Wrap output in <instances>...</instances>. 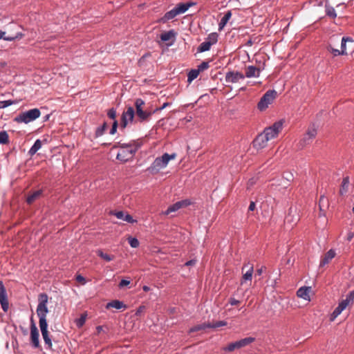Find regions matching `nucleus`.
<instances>
[{"label": "nucleus", "instance_id": "obj_1", "mask_svg": "<svg viewBox=\"0 0 354 354\" xmlns=\"http://www.w3.org/2000/svg\"><path fill=\"white\" fill-rule=\"evenodd\" d=\"M141 145L142 142L136 140H131L128 143L118 142L114 146L120 149L117 154V159L123 162L129 161L133 158Z\"/></svg>", "mask_w": 354, "mask_h": 354}, {"label": "nucleus", "instance_id": "obj_2", "mask_svg": "<svg viewBox=\"0 0 354 354\" xmlns=\"http://www.w3.org/2000/svg\"><path fill=\"white\" fill-rule=\"evenodd\" d=\"M48 295L46 293H41L39 295V304L37 307V314L39 317V327L41 334L48 332V323L46 315L48 313L47 307Z\"/></svg>", "mask_w": 354, "mask_h": 354}, {"label": "nucleus", "instance_id": "obj_3", "mask_svg": "<svg viewBox=\"0 0 354 354\" xmlns=\"http://www.w3.org/2000/svg\"><path fill=\"white\" fill-rule=\"evenodd\" d=\"M176 157V153H173L171 154H169L167 153H165L160 157H157L153 162L150 165V166L147 168V171L154 175L158 174L161 169L165 168L169 162L171 160L175 159Z\"/></svg>", "mask_w": 354, "mask_h": 354}, {"label": "nucleus", "instance_id": "obj_4", "mask_svg": "<svg viewBox=\"0 0 354 354\" xmlns=\"http://www.w3.org/2000/svg\"><path fill=\"white\" fill-rule=\"evenodd\" d=\"M317 134V130L315 124L310 125L304 136L299 140L298 142V148L299 149H304L306 145H310L315 138Z\"/></svg>", "mask_w": 354, "mask_h": 354}, {"label": "nucleus", "instance_id": "obj_5", "mask_svg": "<svg viewBox=\"0 0 354 354\" xmlns=\"http://www.w3.org/2000/svg\"><path fill=\"white\" fill-rule=\"evenodd\" d=\"M136 114L140 122L147 120L152 115L153 111L144 110L145 101L141 98H137L135 101Z\"/></svg>", "mask_w": 354, "mask_h": 354}, {"label": "nucleus", "instance_id": "obj_6", "mask_svg": "<svg viewBox=\"0 0 354 354\" xmlns=\"http://www.w3.org/2000/svg\"><path fill=\"white\" fill-rule=\"evenodd\" d=\"M277 94L275 90H268L266 91L257 104L259 110L261 111L266 110L275 99Z\"/></svg>", "mask_w": 354, "mask_h": 354}, {"label": "nucleus", "instance_id": "obj_7", "mask_svg": "<svg viewBox=\"0 0 354 354\" xmlns=\"http://www.w3.org/2000/svg\"><path fill=\"white\" fill-rule=\"evenodd\" d=\"M283 122V120H278L272 125L265 128L263 133L269 140L274 139L278 136L279 132L282 130Z\"/></svg>", "mask_w": 354, "mask_h": 354}, {"label": "nucleus", "instance_id": "obj_8", "mask_svg": "<svg viewBox=\"0 0 354 354\" xmlns=\"http://www.w3.org/2000/svg\"><path fill=\"white\" fill-rule=\"evenodd\" d=\"M254 340L255 338L252 337H245L236 342L230 343L227 346L223 347V350L225 352H232L236 349H239L249 345L254 342Z\"/></svg>", "mask_w": 354, "mask_h": 354}, {"label": "nucleus", "instance_id": "obj_9", "mask_svg": "<svg viewBox=\"0 0 354 354\" xmlns=\"http://www.w3.org/2000/svg\"><path fill=\"white\" fill-rule=\"evenodd\" d=\"M135 115V110L133 107L129 106L127 111L122 113L120 122V128L125 129L129 122H132Z\"/></svg>", "mask_w": 354, "mask_h": 354}, {"label": "nucleus", "instance_id": "obj_10", "mask_svg": "<svg viewBox=\"0 0 354 354\" xmlns=\"http://www.w3.org/2000/svg\"><path fill=\"white\" fill-rule=\"evenodd\" d=\"M192 204V202L189 199H185L180 201H178L173 205H171L169 206L167 209V210L164 212V214L168 215L171 212H176L177 210L180 209L182 207H185Z\"/></svg>", "mask_w": 354, "mask_h": 354}, {"label": "nucleus", "instance_id": "obj_11", "mask_svg": "<svg viewBox=\"0 0 354 354\" xmlns=\"http://www.w3.org/2000/svg\"><path fill=\"white\" fill-rule=\"evenodd\" d=\"M348 40L351 41V37H343L341 41V50H339L338 49L334 48L331 45H328L326 47V49L328 52L331 53L334 57L339 56V55H345L348 54V52H345L344 47H345V42Z\"/></svg>", "mask_w": 354, "mask_h": 354}, {"label": "nucleus", "instance_id": "obj_12", "mask_svg": "<svg viewBox=\"0 0 354 354\" xmlns=\"http://www.w3.org/2000/svg\"><path fill=\"white\" fill-rule=\"evenodd\" d=\"M39 109L35 108L26 111H24V123H29L34 121L40 116Z\"/></svg>", "mask_w": 354, "mask_h": 354}, {"label": "nucleus", "instance_id": "obj_13", "mask_svg": "<svg viewBox=\"0 0 354 354\" xmlns=\"http://www.w3.org/2000/svg\"><path fill=\"white\" fill-rule=\"evenodd\" d=\"M244 78L245 75L239 71H229L225 74V81L226 83H236Z\"/></svg>", "mask_w": 354, "mask_h": 354}, {"label": "nucleus", "instance_id": "obj_14", "mask_svg": "<svg viewBox=\"0 0 354 354\" xmlns=\"http://www.w3.org/2000/svg\"><path fill=\"white\" fill-rule=\"evenodd\" d=\"M268 140V138L262 132L254 140L253 147L257 149H261L266 147Z\"/></svg>", "mask_w": 354, "mask_h": 354}, {"label": "nucleus", "instance_id": "obj_15", "mask_svg": "<svg viewBox=\"0 0 354 354\" xmlns=\"http://www.w3.org/2000/svg\"><path fill=\"white\" fill-rule=\"evenodd\" d=\"M0 303L3 311L6 312L8 309V301L7 292L3 281H0Z\"/></svg>", "mask_w": 354, "mask_h": 354}, {"label": "nucleus", "instance_id": "obj_16", "mask_svg": "<svg viewBox=\"0 0 354 354\" xmlns=\"http://www.w3.org/2000/svg\"><path fill=\"white\" fill-rule=\"evenodd\" d=\"M245 268H248L245 273L243 274L242 279L241 283L243 284L244 282H246L248 281H252V274L254 272V267L253 265L248 263H244L242 271L244 270Z\"/></svg>", "mask_w": 354, "mask_h": 354}, {"label": "nucleus", "instance_id": "obj_17", "mask_svg": "<svg viewBox=\"0 0 354 354\" xmlns=\"http://www.w3.org/2000/svg\"><path fill=\"white\" fill-rule=\"evenodd\" d=\"M349 299H343L341 302L339 303L338 306L335 308L333 312L330 315V319L334 320L346 308L348 305Z\"/></svg>", "mask_w": 354, "mask_h": 354}, {"label": "nucleus", "instance_id": "obj_18", "mask_svg": "<svg viewBox=\"0 0 354 354\" xmlns=\"http://www.w3.org/2000/svg\"><path fill=\"white\" fill-rule=\"evenodd\" d=\"M39 331L35 324L32 322L30 328V337L32 341V346L35 348H37L39 346Z\"/></svg>", "mask_w": 354, "mask_h": 354}, {"label": "nucleus", "instance_id": "obj_19", "mask_svg": "<svg viewBox=\"0 0 354 354\" xmlns=\"http://www.w3.org/2000/svg\"><path fill=\"white\" fill-rule=\"evenodd\" d=\"M261 69L254 66H248L245 70V77H259L260 76Z\"/></svg>", "mask_w": 354, "mask_h": 354}, {"label": "nucleus", "instance_id": "obj_20", "mask_svg": "<svg viewBox=\"0 0 354 354\" xmlns=\"http://www.w3.org/2000/svg\"><path fill=\"white\" fill-rule=\"evenodd\" d=\"M311 287L310 286H302L299 288L297 291V296L299 298L304 299L306 301H310V292Z\"/></svg>", "mask_w": 354, "mask_h": 354}, {"label": "nucleus", "instance_id": "obj_21", "mask_svg": "<svg viewBox=\"0 0 354 354\" xmlns=\"http://www.w3.org/2000/svg\"><path fill=\"white\" fill-rule=\"evenodd\" d=\"M113 214L118 219L122 220L129 223H134L136 222V220L133 219L130 214H125L123 211L115 212Z\"/></svg>", "mask_w": 354, "mask_h": 354}, {"label": "nucleus", "instance_id": "obj_22", "mask_svg": "<svg viewBox=\"0 0 354 354\" xmlns=\"http://www.w3.org/2000/svg\"><path fill=\"white\" fill-rule=\"evenodd\" d=\"M329 207V201L324 196H321L319 201L320 216H325L326 211Z\"/></svg>", "mask_w": 354, "mask_h": 354}, {"label": "nucleus", "instance_id": "obj_23", "mask_svg": "<svg viewBox=\"0 0 354 354\" xmlns=\"http://www.w3.org/2000/svg\"><path fill=\"white\" fill-rule=\"evenodd\" d=\"M178 12L175 8V7L171 9V10L167 12L162 17H161L159 19V22L165 24L168 21L173 19L174 17H176L178 15Z\"/></svg>", "mask_w": 354, "mask_h": 354}, {"label": "nucleus", "instance_id": "obj_24", "mask_svg": "<svg viewBox=\"0 0 354 354\" xmlns=\"http://www.w3.org/2000/svg\"><path fill=\"white\" fill-rule=\"evenodd\" d=\"M335 251L333 249L329 250L321 259L319 266H324L328 264L335 256Z\"/></svg>", "mask_w": 354, "mask_h": 354}, {"label": "nucleus", "instance_id": "obj_25", "mask_svg": "<svg viewBox=\"0 0 354 354\" xmlns=\"http://www.w3.org/2000/svg\"><path fill=\"white\" fill-rule=\"evenodd\" d=\"M110 308H114L115 309H124L125 310L127 308V306L124 304L123 301H119V300H113L106 305V308L109 309Z\"/></svg>", "mask_w": 354, "mask_h": 354}, {"label": "nucleus", "instance_id": "obj_26", "mask_svg": "<svg viewBox=\"0 0 354 354\" xmlns=\"http://www.w3.org/2000/svg\"><path fill=\"white\" fill-rule=\"evenodd\" d=\"M195 5L193 2L180 3L175 6L178 14L185 13L190 7Z\"/></svg>", "mask_w": 354, "mask_h": 354}, {"label": "nucleus", "instance_id": "obj_27", "mask_svg": "<svg viewBox=\"0 0 354 354\" xmlns=\"http://www.w3.org/2000/svg\"><path fill=\"white\" fill-rule=\"evenodd\" d=\"M176 32L174 30H170L167 32H165L160 35V39L162 41H168L172 39L173 41L175 40Z\"/></svg>", "mask_w": 354, "mask_h": 354}, {"label": "nucleus", "instance_id": "obj_28", "mask_svg": "<svg viewBox=\"0 0 354 354\" xmlns=\"http://www.w3.org/2000/svg\"><path fill=\"white\" fill-rule=\"evenodd\" d=\"M232 17V11L228 10L224 15V16L221 18L219 24H218V30H221L225 26L228 21Z\"/></svg>", "mask_w": 354, "mask_h": 354}, {"label": "nucleus", "instance_id": "obj_29", "mask_svg": "<svg viewBox=\"0 0 354 354\" xmlns=\"http://www.w3.org/2000/svg\"><path fill=\"white\" fill-rule=\"evenodd\" d=\"M349 184H350L349 177L348 176L344 177L342 182L341 187L339 189V194L341 195H344L348 192Z\"/></svg>", "mask_w": 354, "mask_h": 354}, {"label": "nucleus", "instance_id": "obj_30", "mask_svg": "<svg viewBox=\"0 0 354 354\" xmlns=\"http://www.w3.org/2000/svg\"><path fill=\"white\" fill-rule=\"evenodd\" d=\"M42 142L39 139L35 140L32 147L28 151V153L30 156L35 155L41 147Z\"/></svg>", "mask_w": 354, "mask_h": 354}, {"label": "nucleus", "instance_id": "obj_31", "mask_svg": "<svg viewBox=\"0 0 354 354\" xmlns=\"http://www.w3.org/2000/svg\"><path fill=\"white\" fill-rule=\"evenodd\" d=\"M96 253L98 257L103 259L104 261L109 262L114 259L113 255H109L106 253H104L102 250H98L96 251Z\"/></svg>", "mask_w": 354, "mask_h": 354}, {"label": "nucleus", "instance_id": "obj_32", "mask_svg": "<svg viewBox=\"0 0 354 354\" xmlns=\"http://www.w3.org/2000/svg\"><path fill=\"white\" fill-rule=\"evenodd\" d=\"M326 14L327 16L332 19H335L337 17V13L335 8L329 5H326Z\"/></svg>", "mask_w": 354, "mask_h": 354}, {"label": "nucleus", "instance_id": "obj_33", "mask_svg": "<svg viewBox=\"0 0 354 354\" xmlns=\"http://www.w3.org/2000/svg\"><path fill=\"white\" fill-rule=\"evenodd\" d=\"M106 128H107V124H106V122H104L101 126L98 127L96 129L95 132V136L96 138L102 136L104 134Z\"/></svg>", "mask_w": 354, "mask_h": 354}, {"label": "nucleus", "instance_id": "obj_34", "mask_svg": "<svg viewBox=\"0 0 354 354\" xmlns=\"http://www.w3.org/2000/svg\"><path fill=\"white\" fill-rule=\"evenodd\" d=\"M212 45L210 42L207 41L206 40L202 42L200 46L198 47V52L203 53L207 51L210 49Z\"/></svg>", "mask_w": 354, "mask_h": 354}, {"label": "nucleus", "instance_id": "obj_35", "mask_svg": "<svg viewBox=\"0 0 354 354\" xmlns=\"http://www.w3.org/2000/svg\"><path fill=\"white\" fill-rule=\"evenodd\" d=\"M218 38V35L216 32H212L208 35L206 38V41L210 42L211 45H214L217 43Z\"/></svg>", "mask_w": 354, "mask_h": 354}, {"label": "nucleus", "instance_id": "obj_36", "mask_svg": "<svg viewBox=\"0 0 354 354\" xmlns=\"http://www.w3.org/2000/svg\"><path fill=\"white\" fill-rule=\"evenodd\" d=\"M41 192L39 190L34 192L27 197L26 202L28 204H31L41 195Z\"/></svg>", "mask_w": 354, "mask_h": 354}, {"label": "nucleus", "instance_id": "obj_37", "mask_svg": "<svg viewBox=\"0 0 354 354\" xmlns=\"http://www.w3.org/2000/svg\"><path fill=\"white\" fill-rule=\"evenodd\" d=\"M199 72L197 69H192L188 75H187V82H192L194 80H195L198 75H199Z\"/></svg>", "mask_w": 354, "mask_h": 354}, {"label": "nucleus", "instance_id": "obj_38", "mask_svg": "<svg viewBox=\"0 0 354 354\" xmlns=\"http://www.w3.org/2000/svg\"><path fill=\"white\" fill-rule=\"evenodd\" d=\"M206 328H208V325H206V324H199V325H197V326L192 327L189 329V333H194V332H196V331L204 330Z\"/></svg>", "mask_w": 354, "mask_h": 354}, {"label": "nucleus", "instance_id": "obj_39", "mask_svg": "<svg viewBox=\"0 0 354 354\" xmlns=\"http://www.w3.org/2000/svg\"><path fill=\"white\" fill-rule=\"evenodd\" d=\"M8 143V135L6 131H0V144Z\"/></svg>", "mask_w": 354, "mask_h": 354}, {"label": "nucleus", "instance_id": "obj_40", "mask_svg": "<svg viewBox=\"0 0 354 354\" xmlns=\"http://www.w3.org/2000/svg\"><path fill=\"white\" fill-rule=\"evenodd\" d=\"M45 344L48 346V348L52 347V341L48 335V333L41 334Z\"/></svg>", "mask_w": 354, "mask_h": 354}, {"label": "nucleus", "instance_id": "obj_41", "mask_svg": "<svg viewBox=\"0 0 354 354\" xmlns=\"http://www.w3.org/2000/svg\"><path fill=\"white\" fill-rule=\"evenodd\" d=\"M129 243L131 248H136L139 246V241L135 237L129 238Z\"/></svg>", "mask_w": 354, "mask_h": 354}, {"label": "nucleus", "instance_id": "obj_42", "mask_svg": "<svg viewBox=\"0 0 354 354\" xmlns=\"http://www.w3.org/2000/svg\"><path fill=\"white\" fill-rule=\"evenodd\" d=\"M227 325V322L225 321H218L214 323L212 325L208 324V328H218L221 326H225Z\"/></svg>", "mask_w": 354, "mask_h": 354}, {"label": "nucleus", "instance_id": "obj_43", "mask_svg": "<svg viewBox=\"0 0 354 354\" xmlns=\"http://www.w3.org/2000/svg\"><path fill=\"white\" fill-rule=\"evenodd\" d=\"M209 65L208 62H203L198 66L197 70L200 73V72H202V71L207 69L209 68Z\"/></svg>", "mask_w": 354, "mask_h": 354}, {"label": "nucleus", "instance_id": "obj_44", "mask_svg": "<svg viewBox=\"0 0 354 354\" xmlns=\"http://www.w3.org/2000/svg\"><path fill=\"white\" fill-rule=\"evenodd\" d=\"M107 115L110 119L115 120L116 118V110L115 108L110 109L107 112Z\"/></svg>", "mask_w": 354, "mask_h": 354}, {"label": "nucleus", "instance_id": "obj_45", "mask_svg": "<svg viewBox=\"0 0 354 354\" xmlns=\"http://www.w3.org/2000/svg\"><path fill=\"white\" fill-rule=\"evenodd\" d=\"M86 321V315H81V317L76 320V325L77 327H82Z\"/></svg>", "mask_w": 354, "mask_h": 354}, {"label": "nucleus", "instance_id": "obj_46", "mask_svg": "<svg viewBox=\"0 0 354 354\" xmlns=\"http://www.w3.org/2000/svg\"><path fill=\"white\" fill-rule=\"evenodd\" d=\"M347 46H348V48L353 49L354 48V39L351 37V41L348 40L345 42L344 50L347 52Z\"/></svg>", "mask_w": 354, "mask_h": 354}, {"label": "nucleus", "instance_id": "obj_47", "mask_svg": "<svg viewBox=\"0 0 354 354\" xmlns=\"http://www.w3.org/2000/svg\"><path fill=\"white\" fill-rule=\"evenodd\" d=\"M118 127V122L116 120H115L113 122L112 127L109 131V133L111 135L115 134L116 133Z\"/></svg>", "mask_w": 354, "mask_h": 354}, {"label": "nucleus", "instance_id": "obj_48", "mask_svg": "<svg viewBox=\"0 0 354 354\" xmlns=\"http://www.w3.org/2000/svg\"><path fill=\"white\" fill-rule=\"evenodd\" d=\"M170 104H171V103H169V102H165L160 107H158V108L155 109L154 110H153V114L156 112L163 110L164 109H165L167 106H169Z\"/></svg>", "mask_w": 354, "mask_h": 354}, {"label": "nucleus", "instance_id": "obj_49", "mask_svg": "<svg viewBox=\"0 0 354 354\" xmlns=\"http://www.w3.org/2000/svg\"><path fill=\"white\" fill-rule=\"evenodd\" d=\"M76 281L80 283H82V284H85L86 283L85 278L81 274H78L76 276Z\"/></svg>", "mask_w": 354, "mask_h": 354}, {"label": "nucleus", "instance_id": "obj_50", "mask_svg": "<svg viewBox=\"0 0 354 354\" xmlns=\"http://www.w3.org/2000/svg\"><path fill=\"white\" fill-rule=\"evenodd\" d=\"M130 283V281L127 279H122L119 283V287L122 288L124 286H128Z\"/></svg>", "mask_w": 354, "mask_h": 354}, {"label": "nucleus", "instance_id": "obj_51", "mask_svg": "<svg viewBox=\"0 0 354 354\" xmlns=\"http://www.w3.org/2000/svg\"><path fill=\"white\" fill-rule=\"evenodd\" d=\"M239 303H240V301L236 299L235 298L231 297L229 299V304L231 306H236V305H238Z\"/></svg>", "mask_w": 354, "mask_h": 354}, {"label": "nucleus", "instance_id": "obj_52", "mask_svg": "<svg viewBox=\"0 0 354 354\" xmlns=\"http://www.w3.org/2000/svg\"><path fill=\"white\" fill-rule=\"evenodd\" d=\"M196 263V259H191L189 261H187L185 263V266H194Z\"/></svg>", "mask_w": 354, "mask_h": 354}, {"label": "nucleus", "instance_id": "obj_53", "mask_svg": "<svg viewBox=\"0 0 354 354\" xmlns=\"http://www.w3.org/2000/svg\"><path fill=\"white\" fill-rule=\"evenodd\" d=\"M145 307L144 306H140L136 312V315H140L141 313L144 311Z\"/></svg>", "mask_w": 354, "mask_h": 354}, {"label": "nucleus", "instance_id": "obj_54", "mask_svg": "<svg viewBox=\"0 0 354 354\" xmlns=\"http://www.w3.org/2000/svg\"><path fill=\"white\" fill-rule=\"evenodd\" d=\"M6 33L5 35H3V37L2 38L4 40L12 41V40L15 39V37H17V36H10V35L6 36Z\"/></svg>", "mask_w": 354, "mask_h": 354}, {"label": "nucleus", "instance_id": "obj_55", "mask_svg": "<svg viewBox=\"0 0 354 354\" xmlns=\"http://www.w3.org/2000/svg\"><path fill=\"white\" fill-rule=\"evenodd\" d=\"M255 207H256L255 203L253 201H251L250 203L249 207H248V210L252 212L254 210Z\"/></svg>", "mask_w": 354, "mask_h": 354}, {"label": "nucleus", "instance_id": "obj_56", "mask_svg": "<svg viewBox=\"0 0 354 354\" xmlns=\"http://www.w3.org/2000/svg\"><path fill=\"white\" fill-rule=\"evenodd\" d=\"M265 268H266L265 267L261 266L260 268L257 269V270H256V274H257V275H259V276L261 275V274L263 273V270H264Z\"/></svg>", "mask_w": 354, "mask_h": 354}, {"label": "nucleus", "instance_id": "obj_57", "mask_svg": "<svg viewBox=\"0 0 354 354\" xmlns=\"http://www.w3.org/2000/svg\"><path fill=\"white\" fill-rule=\"evenodd\" d=\"M354 298V290L353 291H351L347 296H346V299H349V301L351 300H353Z\"/></svg>", "mask_w": 354, "mask_h": 354}, {"label": "nucleus", "instance_id": "obj_58", "mask_svg": "<svg viewBox=\"0 0 354 354\" xmlns=\"http://www.w3.org/2000/svg\"><path fill=\"white\" fill-rule=\"evenodd\" d=\"M353 237H354V233L351 232L348 234L347 240L348 241H351Z\"/></svg>", "mask_w": 354, "mask_h": 354}, {"label": "nucleus", "instance_id": "obj_59", "mask_svg": "<svg viewBox=\"0 0 354 354\" xmlns=\"http://www.w3.org/2000/svg\"><path fill=\"white\" fill-rule=\"evenodd\" d=\"M254 43V41H253L252 39H250L245 44L246 46H251L253 45V44Z\"/></svg>", "mask_w": 354, "mask_h": 354}, {"label": "nucleus", "instance_id": "obj_60", "mask_svg": "<svg viewBox=\"0 0 354 354\" xmlns=\"http://www.w3.org/2000/svg\"><path fill=\"white\" fill-rule=\"evenodd\" d=\"M15 120H17V122H22V113H19L15 118Z\"/></svg>", "mask_w": 354, "mask_h": 354}, {"label": "nucleus", "instance_id": "obj_61", "mask_svg": "<svg viewBox=\"0 0 354 354\" xmlns=\"http://www.w3.org/2000/svg\"><path fill=\"white\" fill-rule=\"evenodd\" d=\"M2 103L4 104L2 107H6V106L11 104V102L10 101H4V102H2Z\"/></svg>", "mask_w": 354, "mask_h": 354}, {"label": "nucleus", "instance_id": "obj_62", "mask_svg": "<svg viewBox=\"0 0 354 354\" xmlns=\"http://www.w3.org/2000/svg\"><path fill=\"white\" fill-rule=\"evenodd\" d=\"M142 290L145 291V292H149L150 290V288L147 286H144L142 287Z\"/></svg>", "mask_w": 354, "mask_h": 354}, {"label": "nucleus", "instance_id": "obj_63", "mask_svg": "<svg viewBox=\"0 0 354 354\" xmlns=\"http://www.w3.org/2000/svg\"><path fill=\"white\" fill-rule=\"evenodd\" d=\"M6 34V32L0 30V39L3 37V35Z\"/></svg>", "mask_w": 354, "mask_h": 354}, {"label": "nucleus", "instance_id": "obj_64", "mask_svg": "<svg viewBox=\"0 0 354 354\" xmlns=\"http://www.w3.org/2000/svg\"><path fill=\"white\" fill-rule=\"evenodd\" d=\"M6 66L5 62H0V69L3 68Z\"/></svg>", "mask_w": 354, "mask_h": 354}]
</instances>
